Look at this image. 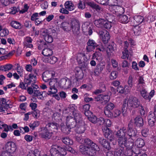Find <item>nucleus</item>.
Segmentation results:
<instances>
[{
    "mask_svg": "<svg viewBox=\"0 0 156 156\" xmlns=\"http://www.w3.org/2000/svg\"><path fill=\"white\" fill-rule=\"evenodd\" d=\"M33 71L34 73L32 72L28 75V76H25V83L30 85L31 84H33L36 83L37 80L36 76L37 75V70L34 69L33 70Z\"/></svg>",
    "mask_w": 156,
    "mask_h": 156,
    "instance_id": "6e6552de",
    "label": "nucleus"
},
{
    "mask_svg": "<svg viewBox=\"0 0 156 156\" xmlns=\"http://www.w3.org/2000/svg\"><path fill=\"white\" fill-rule=\"evenodd\" d=\"M55 72L53 70L46 71L44 72L42 75L43 80L45 82H48L51 77L55 76Z\"/></svg>",
    "mask_w": 156,
    "mask_h": 156,
    "instance_id": "2eb2a0df",
    "label": "nucleus"
},
{
    "mask_svg": "<svg viewBox=\"0 0 156 156\" xmlns=\"http://www.w3.org/2000/svg\"><path fill=\"white\" fill-rule=\"evenodd\" d=\"M82 30L84 33H88L90 35H91L92 34V28L89 26L87 23H84L82 25Z\"/></svg>",
    "mask_w": 156,
    "mask_h": 156,
    "instance_id": "4be33fe9",
    "label": "nucleus"
},
{
    "mask_svg": "<svg viewBox=\"0 0 156 156\" xmlns=\"http://www.w3.org/2000/svg\"><path fill=\"white\" fill-rule=\"evenodd\" d=\"M32 39L30 37H26L24 39L23 42V45L27 48H32L33 45L31 44Z\"/></svg>",
    "mask_w": 156,
    "mask_h": 156,
    "instance_id": "a878e982",
    "label": "nucleus"
},
{
    "mask_svg": "<svg viewBox=\"0 0 156 156\" xmlns=\"http://www.w3.org/2000/svg\"><path fill=\"white\" fill-rule=\"evenodd\" d=\"M84 56L83 53H79L77 55L76 60L79 64H81L83 61V57Z\"/></svg>",
    "mask_w": 156,
    "mask_h": 156,
    "instance_id": "3c124183",
    "label": "nucleus"
},
{
    "mask_svg": "<svg viewBox=\"0 0 156 156\" xmlns=\"http://www.w3.org/2000/svg\"><path fill=\"white\" fill-rule=\"evenodd\" d=\"M148 122L149 125L151 127L153 126L156 121V117L154 113H152L148 116Z\"/></svg>",
    "mask_w": 156,
    "mask_h": 156,
    "instance_id": "5701e85b",
    "label": "nucleus"
},
{
    "mask_svg": "<svg viewBox=\"0 0 156 156\" xmlns=\"http://www.w3.org/2000/svg\"><path fill=\"white\" fill-rule=\"evenodd\" d=\"M50 152L51 156H63L67 154L66 150L56 145L52 146Z\"/></svg>",
    "mask_w": 156,
    "mask_h": 156,
    "instance_id": "39448f33",
    "label": "nucleus"
},
{
    "mask_svg": "<svg viewBox=\"0 0 156 156\" xmlns=\"http://www.w3.org/2000/svg\"><path fill=\"white\" fill-rule=\"evenodd\" d=\"M17 72L20 77H22L23 74V69L22 67L17 64L16 67Z\"/></svg>",
    "mask_w": 156,
    "mask_h": 156,
    "instance_id": "c03bdc74",
    "label": "nucleus"
},
{
    "mask_svg": "<svg viewBox=\"0 0 156 156\" xmlns=\"http://www.w3.org/2000/svg\"><path fill=\"white\" fill-rule=\"evenodd\" d=\"M9 107V104H7L6 100L4 98H0V112L4 111L6 108Z\"/></svg>",
    "mask_w": 156,
    "mask_h": 156,
    "instance_id": "412c9836",
    "label": "nucleus"
},
{
    "mask_svg": "<svg viewBox=\"0 0 156 156\" xmlns=\"http://www.w3.org/2000/svg\"><path fill=\"white\" fill-rule=\"evenodd\" d=\"M87 51L90 52L93 51L97 46V44L93 40L89 39L87 43Z\"/></svg>",
    "mask_w": 156,
    "mask_h": 156,
    "instance_id": "a211bd4d",
    "label": "nucleus"
},
{
    "mask_svg": "<svg viewBox=\"0 0 156 156\" xmlns=\"http://www.w3.org/2000/svg\"><path fill=\"white\" fill-rule=\"evenodd\" d=\"M40 130L39 135L41 137L48 139H50L51 136L52 132H50V129H48L46 126L41 127L39 129Z\"/></svg>",
    "mask_w": 156,
    "mask_h": 156,
    "instance_id": "1a4fd4ad",
    "label": "nucleus"
},
{
    "mask_svg": "<svg viewBox=\"0 0 156 156\" xmlns=\"http://www.w3.org/2000/svg\"><path fill=\"white\" fill-rule=\"evenodd\" d=\"M114 51V48L112 45H109L106 49V51L108 55H112Z\"/></svg>",
    "mask_w": 156,
    "mask_h": 156,
    "instance_id": "a18cd8bd",
    "label": "nucleus"
},
{
    "mask_svg": "<svg viewBox=\"0 0 156 156\" xmlns=\"http://www.w3.org/2000/svg\"><path fill=\"white\" fill-rule=\"evenodd\" d=\"M106 48L102 44H97L96 47V51L104 52L106 51Z\"/></svg>",
    "mask_w": 156,
    "mask_h": 156,
    "instance_id": "09e8293b",
    "label": "nucleus"
},
{
    "mask_svg": "<svg viewBox=\"0 0 156 156\" xmlns=\"http://www.w3.org/2000/svg\"><path fill=\"white\" fill-rule=\"evenodd\" d=\"M129 44L127 41L124 42V50L122 52V58L125 59L126 58H128V57L129 56V52L128 51L127 48L128 47Z\"/></svg>",
    "mask_w": 156,
    "mask_h": 156,
    "instance_id": "b1692460",
    "label": "nucleus"
},
{
    "mask_svg": "<svg viewBox=\"0 0 156 156\" xmlns=\"http://www.w3.org/2000/svg\"><path fill=\"white\" fill-rule=\"evenodd\" d=\"M102 130L105 137L108 138L111 141L115 140L114 136L112 134L111 130L107 127H104L102 128Z\"/></svg>",
    "mask_w": 156,
    "mask_h": 156,
    "instance_id": "dca6fc26",
    "label": "nucleus"
},
{
    "mask_svg": "<svg viewBox=\"0 0 156 156\" xmlns=\"http://www.w3.org/2000/svg\"><path fill=\"white\" fill-rule=\"evenodd\" d=\"M3 129L5 131L8 132L9 131L12 130L13 129H12L11 126H8L6 124H5L3 127Z\"/></svg>",
    "mask_w": 156,
    "mask_h": 156,
    "instance_id": "0e129e2a",
    "label": "nucleus"
},
{
    "mask_svg": "<svg viewBox=\"0 0 156 156\" xmlns=\"http://www.w3.org/2000/svg\"><path fill=\"white\" fill-rule=\"evenodd\" d=\"M78 7L79 9H83L86 7L85 1L84 0H80Z\"/></svg>",
    "mask_w": 156,
    "mask_h": 156,
    "instance_id": "8fccbe9b",
    "label": "nucleus"
},
{
    "mask_svg": "<svg viewBox=\"0 0 156 156\" xmlns=\"http://www.w3.org/2000/svg\"><path fill=\"white\" fill-rule=\"evenodd\" d=\"M140 105V102L136 97H130L126 98L122 107V113L123 116L127 114L128 107H129L137 108Z\"/></svg>",
    "mask_w": 156,
    "mask_h": 156,
    "instance_id": "20e7f679",
    "label": "nucleus"
},
{
    "mask_svg": "<svg viewBox=\"0 0 156 156\" xmlns=\"http://www.w3.org/2000/svg\"><path fill=\"white\" fill-rule=\"evenodd\" d=\"M118 73L117 71H112L110 73L109 77L111 80H114L118 76Z\"/></svg>",
    "mask_w": 156,
    "mask_h": 156,
    "instance_id": "6e6d98bb",
    "label": "nucleus"
},
{
    "mask_svg": "<svg viewBox=\"0 0 156 156\" xmlns=\"http://www.w3.org/2000/svg\"><path fill=\"white\" fill-rule=\"evenodd\" d=\"M66 9L69 11H72L75 9V6L73 2L70 1H66L64 4Z\"/></svg>",
    "mask_w": 156,
    "mask_h": 156,
    "instance_id": "bb28decb",
    "label": "nucleus"
},
{
    "mask_svg": "<svg viewBox=\"0 0 156 156\" xmlns=\"http://www.w3.org/2000/svg\"><path fill=\"white\" fill-rule=\"evenodd\" d=\"M138 83L137 85V89L140 90V87H145V81L144 79V77L142 76L139 77L138 80Z\"/></svg>",
    "mask_w": 156,
    "mask_h": 156,
    "instance_id": "7c9ffc66",
    "label": "nucleus"
},
{
    "mask_svg": "<svg viewBox=\"0 0 156 156\" xmlns=\"http://www.w3.org/2000/svg\"><path fill=\"white\" fill-rule=\"evenodd\" d=\"M24 139L27 142H30L33 140V136L31 135H26L24 136Z\"/></svg>",
    "mask_w": 156,
    "mask_h": 156,
    "instance_id": "774afa93",
    "label": "nucleus"
},
{
    "mask_svg": "<svg viewBox=\"0 0 156 156\" xmlns=\"http://www.w3.org/2000/svg\"><path fill=\"white\" fill-rule=\"evenodd\" d=\"M76 139L79 143L83 144L80 145L79 147L80 151L82 154L90 156L95 155L98 149V147L96 144L89 139H85L83 140L80 137H76Z\"/></svg>",
    "mask_w": 156,
    "mask_h": 156,
    "instance_id": "f03ea898",
    "label": "nucleus"
},
{
    "mask_svg": "<svg viewBox=\"0 0 156 156\" xmlns=\"http://www.w3.org/2000/svg\"><path fill=\"white\" fill-rule=\"evenodd\" d=\"M96 51L95 53L93 54L92 59H96L97 60L100 61L102 59V57L100 53H98Z\"/></svg>",
    "mask_w": 156,
    "mask_h": 156,
    "instance_id": "e433bc0d",
    "label": "nucleus"
},
{
    "mask_svg": "<svg viewBox=\"0 0 156 156\" xmlns=\"http://www.w3.org/2000/svg\"><path fill=\"white\" fill-rule=\"evenodd\" d=\"M155 94V91L154 90H152L149 93V95L148 94L147 96V100L150 101L151 98L153 97Z\"/></svg>",
    "mask_w": 156,
    "mask_h": 156,
    "instance_id": "69168bd1",
    "label": "nucleus"
},
{
    "mask_svg": "<svg viewBox=\"0 0 156 156\" xmlns=\"http://www.w3.org/2000/svg\"><path fill=\"white\" fill-rule=\"evenodd\" d=\"M27 156H41L40 153L37 149H35L34 151L30 152Z\"/></svg>",
    "mask_w": 156,
    "mask_h": 156,
    "instance_id": "49530a36",
    "label": "nucleus"
},
{
    "mask_svg": "<svg viewBox=\"0 0 156 156\" xmlns=\"http://www.w3.org/2000/svg\"><path fill=\"white\" fill-rule=\"evenodd\" d=\"M57 80V78H53L49 82L50 87L47 93L48 94L51 95L55 94L57 92L58 90L56 87L58 86Z\"/></svg>",
    "mask_w": 156,
    "mask_h": 156,
    "instance_id": "0eeeda50",
    "label": "nucleus"
},
{
    "mask_svg": "<svg viewBox=\"0 0 156 156\" xmlns=\"http://www.w3.org/2000/svg\"><path fill=\"white\" fill-rule=\"evenodd\" d=\"M39 14L38 13L35 12L33 13L31 16V20L32 21H35L37 19L40 18L39 17Z\"/></svg>",
    "mask_w": 156,
    "mask_h": 156,
    "instance_id": "bf43d9fd",
    "label": "nucleus"
},
{
    "mask_svg": "<svg viewBox=\"0 0 156 156\" xmlns=\"http://www.w3.org/2000/svg\"><path fill=\"white\" fill-rule=\"evenodd\" d=\"M105 67V65L101 63L98 64L94 69V75L96 76H99L102 72Z\"/></svg>",
    "mask_w": 156,
    "mask_h": 156,
    "instance_id": "6ab92c4d",
    "label": "nucleus"
},
{
    "mask_svg": "<svg viewBox=\"0 0 156 156\" xmlns=\"http://www.w3.org/2000/svg\"><path fill=\"white\" fill-rule=\"evenodd\" d=\"M62 141L63 143L67 145H72L73 143V140L68 136L63 137Z\"/></svg>",
    "mask_w": 156,
    "mask_h": 156,
    "instance_id": "f704fd0d",
    "label": "nucleus"
},
{
    "mask_svg": "<svg viewBox=\"0 0 156 156\" xmlns=\"http://www.w3.org/2000/svg\"><path fill=\"white\" fill-rule=\"evenodd\" d=\"M57 58L55 56H52L50 58L45 57L43 59V62L49 63L51 64H54L57 61Z\"/></svg>",
    "mask_w": 156,
    "mask_h": 156,
    "instance_id": "cd10ccee",
    "label": "nucleus"
},
{
    "mask_svg": "<svg viewBox=\"0 0 156 156\" xmlns=\"http://www.w3.org/2000/svg\"><path fill=\"white\" fill-rule=\"evenodd\" d=\"M121 113V111L118 109L115 110L113 113H112V115L110 117L116 118L120 115Z\"/></svg>",
    "mask_w": 156,
    "mask_h": 156,
    "instance_id": "5fc2aeb1",
    "label": "nucleus"
},
{
    "mask_svg": "<svg viewBox=\"0 0 156 156\" xmlns=\"http://www.w3.org/2000/svg\"><path fill=\"white\" fill-rule=\"evenodd\" d=\"M145 87H140V90H138V89L137 90L140 91V94L141 96L143 97V98L147 100V96L148 94H147V92L146 90V89L144 88Z\"/></svg>",
    "mask_w": 156,
    "mask_h": 156,
    "instance_id": "ea45409f",
    "label": "nucleus"
},
{
    "mask_svg": "<svg viewBox=\"0 0 156 156\" xmlns=\"http://www.w3.org/2000/svg\"><path fill=\"white\" fill-rule=\"evenodd\" d=\"M61 121L58 122H52L49 123L46 126L48 129H50V130L55 132V130H58L59 128H61L62 131L64 133L68 134L69 133V127L70 128L73 127L75 125V122L74 121V119L71 116H69L67 117L66 119V127H65L64 123H61Z\"/></svg>",
    "mask_w": 156,
    "mask_h": 156,
    "instance_id": "7ed1b4c3",
    "label": "nucleus"
},
{
    "mask_svg": "<svg viewBox=\"0 0 156 156\" xmlns=\"http://www.w3.org/2000/svg\"><path fill=\"white\" fill-rule=\"evenodd\" d=\"M112 23L111 22L105 20V23L104 24L103 28L108 30L112 27Z\"/></svg>",
    "mask_w": 156,
    "mask_h": 156,
    "instance_id": "de8ad7c7",
    "label": "nucleus"
},
{
    "mask_svg": "<svg viewBox=\"0 0 156 156\" xmlns=\"http://www.w3.org/2000/svg\"><path fill=\"white\" fill-rule=\"evenodd\" d=\"M99 33L103 43L105 44L107 43L110 38L109 32L106 30H104L99 31Z\"/></svg>",
    "mask_w": 156,
    "mask_h": 156,
    "instance_id": "ddd939ff",
    "label": "nucleus"
},
{
    "mask_svg": "<svg viewBox=\"0 0 156 156\" xmlns=\"http://www.w3.org/2000/svg\"><path fill=\"white\" fill-rule=\"evenodd\" d=\"M13 66L10 64H8L4 66H1L0 67V70L4 71H9L11 70Z\"/></svg>",
    "mask_w": 156,
    "mask_h": 156,
    "instance_id": "a19ab883",
    "label": "nucleus"
},
{
    "mask_svg": "<svg viewBox=\"0 0 156 156\" xmlns=\"http://www.w3.org/2000/svg\"><path fill=\"white\" fill-rule=\"evenodd\" d=\"M95 99L97 101H101L102 103H106L109 101L110 97L108 95L100 94L95 98Z\"/></svg>",
    "mask_w": 156,
    "mask_h": 156,
    "instance_id": "aec40b11",
    "label": "nucleus"
},
{
    "mask_svg": "<svg viewBox=\"0 0 156 156\" xmlns=\"http://www.w3.org/2000/svg\"><path fill=\"white\" fill-rule=\"evenodd\" d=\"M109 9L112 13L115 14L118 16H119V15L124 13L125 12L124 9L123 7L115 5H110Z\"/></svg>",
    "mask_w": 156,
    "mask_h": 156,
    "instance_id": "9b49d317",
    "label": "nucleus"
},
{
    "mask_svg": "<svg viewBox=\"0 0 156 156\" xmlns=\"http://www.w3.org/2000/svg\"><path fill=\"white\" fill-rule=\"evenodd\" d=\"M75 72L76 77L77 78V80H81L83 78L84 74L79 67H76L75 70Z\"/></svg>",
    "mask_w": 156,
    "mask_h": 156,
    "instance_id": "393cba45",
    "label": "nucleus"
},
{
    "mask_svg": "<svg viewBox=\"0 0 156 156\" xmlns=\"http://www.w3.org/2000/svg\"><path fill=\"white\" fill-rule=\"evenodd\" d=\"M105 20V19H100L96 20L94 22V23L97 27L103 28Z\"/></svg>",
    "mask_w": 156,
    "mask_h": 156,
    "instance_id": "c756f323",
    "label": "nucleus"
},
{
    "mask_svg": "<svg viewBox=\"0 0 156 156\" xmlns=\"http://www.w3.org/2000/svg\"><path fill=\"white\" fill-rule=\"evenodd\" d=\"M71 27L72 29H78L80 27L79 21L77 19H73L71 23Z\"/></svg>",
    "mask_w": 156,
    "mask_h": 156,
    "instance_id": "2f4dec72",
    "label": "nucleus"
},
{
    "mask_svg": "<svg viewBox=\"0 0 156 156\" xmlns=\"http://www.w3.org/2000/svg\"><path fill=\"white\" fill-rule=\"evenodd\" d=\"M58 86L64 89H67L70 87L71 82L68 79L62 78L58 83Z\"/></svg>",
    "mask_w": 156,
    "mask_h": 156,
    "instance_id": "f8f14e48",
    "label": "nucleus"
},
{
    "mask_svg": "<svg viewBox=\"0 0 156 156\" xmlns=\"http://www.w3.org/2000/svg\"><path fill=\"white\" fill-rule=\"evenodd\" d=\"M5 149L7 153L13 154L16 151V147L14 143L8 142L5 145Z\"/></svg>",
    "mask_w": 156,
    "mask_h": 156,
    "instance_id": "4468645a",
    "label": "nucleus"
},
{
    "mask_svg": "<svg viewBox=\"0 0 156 156\" xmlns=\"http://www.w3.org/2000/svg\"><path fill=\"white\" fill-rule=\"evenodd\" d=\"M136 144L139 148L142 147L145 145L144 140L141 138H138L135 142Z\"/></svg>",
    "mask_w": 156,
    "mask_h": 156,
    "instance_id": "37998d69",
    "label": "nucleus"
},
{
    "mask_svg": "<svg viewBox=\"0 0 156 156\" xmlns=\"http://www.w3.org/2000/svg\"><path fill=\"white\" fill-rule=\"evenodd\" d=\"M114 105L112 103H108L105 106L104 110V113L105 115L108 117H111L112 115L111 112L114 108Z\"/></svg>",
    "mask_w": 156,
    "mask_h": 156,
    "instance_id": "f3484780",
    "label": "nucleus"
},
{
    "mask_svg": "<svg viewBox=\"0 0 156 156\" xmlns=\"http://www.w3.org/2000/svg\"><path fill=\"white\" fill-rule=\"evenodd\" d=\"M40 34L43 36L45 41L47 43H52L53 41L52 37L50 34L48 30L46 29H42L40 31Z\"/></svg>",
    "mask_w": 156,
    "mask_h": 156,
    "instance_id": "9d476101",
    "label": "nucleus"
},
{
    "mask_svg": "<svg viewBox=\"0 0 156 156\" xmlns=\"http://www.w3.org/2000/svg\"><path fill=\"white\" fill-rule=\"evenodd\" d=\"M78 118H77L76 117H75V118H73L74 119V121L75 122V124H76V123L77 122V121L78 122V123L75 129V131L76 132L78 133H83L85 130V127L84 126V123L82 125H80V122L79 120L80 121L81 118V116L78 114ZM73 118V117H72ZM76 126V125H75ZM75 127V126L74 127ZM69 133L70 131V129L72 128H70V127H69Z\"/></svg>",
    "mask_w": 156,
    "mask_h": 156,
    "instance_id": "423d86ee",
    "label": "nucleus"
},
{
    "mask_svg": "<svg viewBox=\"0 0 156 156\" xmlns=\"http://www.w3.org/2000/svg\"><path fill=\"white\" fill-rule=\"evenodd\" d=\"M89 120L93 123H96L98 122V119L95 116H92L88 118Z\"/></svg>",
    "mask_w": 156,
    "mask_h": 156,
    "instance_id": "338daca9",
    "label": "nucleus"
},
{
    "mask_svg": "<svg viewBox=\"0 0 156 156\" xmlns=\"http://www.w3.org/2000/svg\"><path fill=\"white\" fill-rule=\"evenodd\" d=\"M40 122L37 121H35L31 122L29 123V126L30 129L33 130H34L35 128L38 127L40 125Z\"/></svg>",
    "mask_w": 156,
    "mask_h": 156,
    "instance_id": "79ce46f5",
    "label": "nucleus"
},
{
    "mask_svg": "<svg viewBox=\"0 0 156 156\" xmlns=\"http://www.w3.org/2000/svg\"><path fill=\"white\" fill-rule=\"evenodd\" d=\"M99 142L105 148L108 150L110 148V144L105 139L102 138H100L99 140Z\"/></svg>",
    "mask_w": 156,
    "mask_h": 156,
    "instance_id": "c85d7f7f",
    "label": "nucleus"
},
{
    "mask_svg": "<svg viewBox=\"0 0 156 156\" xmlns=\"http://www.w3.org/2000/svg\"><path fill=\"white\" fill-rule=\"evenodd\" d=\"M31 114L34 118H37L40 116V111L37 109H36L32 112Z\"/></svg>",
    "mask_w": 156,
    "mask_h": 156,
    "instance_id": "13d9d810",
    "label": "nucleus"
},
{
    "mask_svg": "<svg viewBox=\"0 0 156 156\" xmlns=\"http://www.w3.org/2000/svg\"><path fill=\"white\" fill-rule=\"evenodd\" d=\"M10 25L12 27L16 29H20L21 28L20 23L15 21H12L10 23Z\"/></svg>",
    "mask_w": 156,
    "mask_h": 156,
    "instance_id": "58836bf2",
    "label": "nucleus"
},
{
    "mask_svg": "<svg viewBox=\"0 0 156 156\" xmlns=\"http://www.w3.org/2000/svg\"><path fill=\"white\" fill-rule=\"evenodd\" d=\"M9 31L8 30L4 29L0 32V35L2 37H4L8 34Z\"/></svg>",
    "mask_w": 156,
    "mask_h": 156,
    "instance_id": "052dcab7",
    "label": "nucleus"
},
{
    "mask_svg": "<svg viewBox=\"0 0 156 156\" xmlns=\"http://www.w3.org/2000/svg\"><path fill=\"white\" fill-rule=\"evenodd\" d=\"M132 68L136 71L139 70L137 63L135 61H133L132 62Z\"/></svg>",
    "mask_w": 156,
    "mask_h": 156,
    "instance_id": "e2e57ef3",
    "label": "nucleus"
},
{
    "mask_svg": "<svg viewBox=\"0 0 156 156\" xmlns=\"http://www.w3.org/2000/svg\"><path fill=\"white\" fill-rule=\"evenodd\" d=\"M19 129L20 132L23 134L26 133H28L30 131L29 128L27 126H25L24 127H20Z\"/></svg>",
    "mask_w": 156,
    "mask_h": 156,
    "instance_id": "603ef678",
    "label": "nucleus"
},
{
    "mask_svg": "<svg viewBox=\"0 0 156 156\" xmlns=\"http://www.w3.org/2000/svg\"><path fill=\"white\" fill-rule=\"evenodd\" d=\"M134 20L138 24H140L143 21L144 18L141 16H135L134 17Z\"/></svg>",
    "mask_w": 156,
    "mask_h": 156,
    "instance_id": "864d4df0",
    "label": "nucleus"
},
{
    "mask_svg": "<svg viewBox=\"0 0 156 156\" xmlns=\"http://www.w3.org/2000/svg\"><path fill=\"white\" fill-rule=\"evenodd\" d=\"M129 129H126L125 127H123L118 131L116 135L118 138V142L119 146L123 149H126L130 153L128 156L132 155L131 149L133 148V141L128 142V140L135 136L137 131L135 128H131L130 124L128 125Z\"/></svg>",
    "mask_w": 156,
    "mask_h": 156,
    "instance_id": "f257e3e1",
    "label": "nucleus"
},
{
    "mask_svg": "<svg viewBox=\"0 0 156 156\" xmlns=\"http://www.w3.org/2000/svg\"><path fill=\"white\" fill-rule=\"evenodd\" d=\"M53 53L51 49L49 48H46L44 49L42 52V54L45 56L48 57L51 56Z\"/></svg>",
    "mask_w": 156,
    "mask_h": 156,
    "instance_id": "c9c22d12",
    "label": "nucleus"
},
{
    "mask_svg": "<svg viewBox=\"0 0 156 156\" xmlns=\"http://www.w3.org/2000/svg\"><path fill=\"white\" fill-rule=\"evenodd\" d=\"M86 4L98 11L101 10L100 7L93 2H88L86 3Z\"/></svg>",
    "mask_w": 156,
    "mask_h": 156,
    "instance_id": "4c0bfd02",
    "label": "nucleus"
},
{
    "mask_svg": "<svg viewBox=\"0 0 156 156\" xmlns=\"http://www.w3.org/2000/svg\"><path fill=\"white\" fill-rule=\"evenodd\" d=\"M135 124L137 126L140 127L144 125L142 118L140 116H137L135 119Z\"/></svg>",
    "mask_w": 156,
    "mask_h": 156,
    "instance_id": "473e14b6",
    "label": "nucleus"
},
{
    "mask_svg": "<svg viewBox=\"0 0 156 156\" xmlns=\"http://www.w3.org/2000/svg\"><path fill=\"white\" fill-rule=\"evenodd\" d=\"M119 20L120 22L123 23H126L129 21L128 17L126 15H119Z\"/></svg>",
    "mask_w": 156,
    "mask_h": 156,
    "instance_id": "72a5a7b5",
    "label": "nucleus"
},
{
    "mask_svg": "<svg viewBox=\"0 0 156 156\" xmlns=\"http://www.w3.org/2000/svg\"><path fill=\"white\" fill-rule=\"evenodd\" d=\"M133 30L135 35H139L140 33V29L138 26H136Z\"/></svg>",
    "mask_w": 156,
    "mask_h": 156,
    "instance_id": "680f3d73",
    "label": "nucleus"
},
{
    "mask_svg": "<svg viewBox=\"0 0 156 156\" xmlns=\"http://www.w3.org/2000/svg\"><path fill=\"white\" fill-rule=\"evenodd\" d=\"M123 150V149L116 150L114 152V156H122Z\"/></svg>",
    "mask_w": 156,
    "mask_h": 156,
    "instance_id": "4d7b16f0",
    "label": "nucleus"
}]
</instances>
